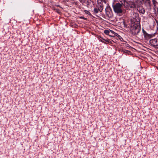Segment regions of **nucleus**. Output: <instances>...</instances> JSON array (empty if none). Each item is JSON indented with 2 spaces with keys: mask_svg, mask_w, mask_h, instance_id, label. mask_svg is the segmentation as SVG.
<instances>
[{
  "mask_svg": "<svg viewBox=\"0 0 158 158\" xmlns=\"http://www.w3.org/2000/svg\"><path fill=\"white\" fill-rule=\"evenodd\" d=\"M131 26H133L135 25H139L140 19L137 13L133 14L132 18L131 20Z\"/></svg>",
  "mask_w": 158,
  "mask_h": 158,
  "instance_id": "f257e3e1",
  "label": "nucleus"
},
{
  "mask_svg": "<svg viewBox=\"0 0 158 158\" xmlns=\"http://www.w3.org/2000/svg\"><path fill=\"white\" fill-rule=\"evenodd\" d=\"M113 10L115 13L121 14L123 12V4L119 3H116L113 6Z\"/></svg>",
  "mask_w": 158,
  "mask_h": 158,
  "instance_id": "f03ea898",
  "label": "nucleus"
},
{
  "mask_svg": "<svg viewBox=\"0 0 158 158\" xmlns=\"http://www.w3.org/2000/svg\"><path fill=\"white\" fill-rule=\"evenodd\" d=\"M131 31L132 34L134 35H137L140 31V28L139 25H134L131 26Z\"/></svg>",
  "mask_w": 158,
  "mask_h": 158,
  "instance_id": "7ed1b4c3",
  "label": "nucleus"
},
{
  "mask_svg": "<svg viewBox=\"0 0 158 158\" xmlns=\"http://www.w3.org/2000/svg\"><path fill=\"white\" fill-rule=\"evenodd\" d=\"M150 43L151 45L154 47L158 48V39H152L150 41Z\"/></svg>",
  "mask_w": 158,
  "mask_h": 158,
  "instance_id": "20e7f679",
  "label": "nucleus"
},
{
  "mask_svg": "<svg viewBox=\"0 0 158 158\" xmlns=\"http://www.w3.org/2000/svg\"><path fill=\"white\" fill-rule=\"evenodd\" d=\"M97 7L99 9V11L100 12H102L103 8V5L102 3H101V2L98 3Z\"/></svg>",
  "mask_w": 158,
  "mask_h": 158,
  "instance_id": "39448f33",
  "label": "nucleus"
},
{
  "mask_svg": "<svg viewBox=\"0 0 158 158\" xmlns=\"http://www.w3.org/2000/svg\"><path fill=\"white\" fill-rule=\"evenodd\" d=\"M123 3H122L121 4H123V6H124L125 7H127L130 5L131 2L127 1L124 0H123Z\"/></svg>",
  "mask_w": 158,
  "mask_h": 158,
  "instance_id": "423d86ee",
  "label": "nucleus"
},
{
  "mask_svg": "<svg viewBox=\"0 0 158 158\" xmlns=\"http://www.w3.org/2000/svg\"><path fill=\"white\" fill-rule=\"evenodd\" d=\"M145 5L148 7H151V1L150 0H143Z\"/></svg>",
  "mask_w": 158,
  "mask_h": 158,
  "instance_id": "0eeeda50",
  "label": "nucleus"
},
{
  "mask_svg": "<svg viewBox=\"0 0 158 158\" xmlns=\"http://www.w3.org/2000/svg\"><path fill=\"white\" fill-rule=\"evenodd\" d=\"M139 13L144 14L145 12V10L143 8L140 7L139 9Z\"/></svg>",
  "mask_w": 158,
  "mask_h": 158,
  "instance_id": "6e6552de",
  "label": "nucleus"
},
{
  "mask_svg": "<svg viewBox=\"0 0 158 158\" xmlns=\"http://www.w3.org/2000/svg\"><path fill=\"white\" fill-rule=\"evenodd\" d=\"M110 31L111 32V33H113V31H111V30H110L109 31V30H105L104 31V33L106 35H109V34L110 32Z\"/></svg>",
  "mask_w": 158,
  "mask_h": 158,
  "instance_id": "1a4fd4ad",
  "label": "nucleus"
},
{
  "mask_svg": "<svg viewBox=\"0 0 158 158\" xmlns=\"http://www.w3.org/2000/svg\"><path fill=\"white\" fill-rule=\"evenodd\" d=\"M128 7H130L131 8H134L135 7V5L134 2H131L130 5H129Z\"/></svg>",
  "mask_w": 158,
  "mask_h": 158,
  "instance_id": "9d476101",
  "label": "nucleus"
},
{
  "mask_svg": "<svg viewBox=\"0 0 158 158\" xmlns=\"http://www.w3.org/2000/svg\"><path fill=\"white\" fill-rule=\"evenodd\" d=\"M94 13L95 14L98 13V11H99L98 8H94Z\"/></svg>",
  "mask_w": 158,
  "mask_h": 158,
  "instance_id": "9b49d317",
  "label": "nucleus"
},
{
  "mask_svg": "<svg viewBox=\"0 0 158 158\" xmlns=\"http://www.w3.org/2000/svg\"><path fill=\"white\" fill-rule=\"evenodd\" d=\"M87 0H80V1L81 2L83 3H85Z\"/></svg>",
  "mask_w": 158,
  "mask_h": 158,
  "instance_id": "f8f14e48",
  "label": "nucleus"
},
{
  "mask_svg": "<svg viewBox=\"0 0 158 158\" xmlns=\"http://www.w3.org/2000/svg\"><path fill=\"white\" fill-rule=\"evenodd\" d=\"M55 10L58 13H60V11L59 9H55Z\"/></svg>",
  "mask_w": 158,
  "mask_h": 158,
  "instance_id": "ddd939ff",
  "label": "nucleus"
},
{
  "mask_svg": "<svg viewBox=\"0 0 158 158\" xmlns=\"http://www.w3.org/2000/svg\"><path fill=\"white\" fill-rule=\"evenodd\" d=\"M118 36H119V39H120V40H122L121 39L123 40V38L120 36L118 35Z\"/></svg>",
  "mask_w": 158,
  "mask_h": 158,
  "instance_id": "4468645a",
  "label": "nucleus"
},
{
  "mask_svg": "<svg viewBox=\"0 0 158 158\" xmlns=\"http://www.w3.org/2000/svg\"><path fill=\"white\" fill-rule=\"evenodd\" d=\"M105 41L107 42H108V43H110V40H105Z\"/></svg>",
  "mask_w": 158,
  "mask_h": 158,
  "instance_id": "2eb2a0df",
  "label": "nucleus"
},
{
  "mask_svg": "<svg viewBox=\"0 0 158 158\" xmlns=\"http://www.w3.org/2000/svg\"><path fill=\"white\" fill-rule=\"evenodd\" d=\"M100 40V41H101V42H103V43H105V42H104V41H103L102 40Z\"/></svg>",
  "mask_w": 158,
  "mask_h": 158,
  "instance_id": "dca6fc26",
  "label": "nucleus"
},
{
  "mask_svg": "<svg viewBox=\"0 0 158 158\" xmlns=\"http://www.w3.org/2000/svg\"><path fill=\"white\" fill-rule=\"evenodd\" d=\"M90 1L92 2H93V0H89Z\"/></svg>",
  "mask_w": 158,
  "mask_h": 158,
  "instance_id": "f3484780",
  "label": "nucleus"
},
{
  "mask_svg": "<svg viewBox=\"0 0 158 158\" xmlns=\"http://www.w3.org/2000/svg\"><path fill=\"white\" fill-rule=\"evenodd\" d=\"M88 13H89V12H88V13H87V14H88Z\"/></svg>",
  "mask_w": 158,
  "mask_h": 158,
  "instance_id": "a211bd4d",
  "label": "nucleus"
}]
</instances>
